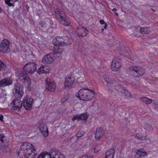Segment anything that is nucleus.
I'll return each instance as SVG.
<instances>
[{
    "instance_id": "9d476101",
    "label": "nucleus",
    "mask_w": 158,
    "mask_h": 158,
    "mask_svg": "<svg viewBox=\"0 0 158 158\" xmlns=\"http://www.w3.org/2000/svg\"><path fill=\"white\" fill-rule=\"evenodd\" d=\"M19 78L21 81H23L25 83H27L28 86L31 84V81L28 74L23 72L20 73L18 75Z\"/></svg>"
},
{
    "instance_id": "6ab92c4d",
    "label": "nucleus",
    "mask_w": 158,
    "mask_h": 158,
    "mask_svg": "<svg viewBox=\"0 0 158 158\" xmlns=\"http://www.w3.org/2000/svg\"><path fill=\"white\" fill-rule=\"evenodd\" d=\"M58 21L60 23L64 26H69L70 24V19L66 17V15L63 18H62L59 20Z\"/></svg>"
},
{
    "instance_id": "39448f33",
    "label": "nucleus",
    "mask_w": 158,
    "mask_h": 158,
    "mask_svg": "<svg viewBox=\"0 0 158 158\" xmlns=\"http://www.w3.org/2000/svg\"><path fill=\"white\" fill-rule=\"evenodd\" d=\"M34 102V100L29 96H27L23 98V105L25 109L27 110L32 108Z\"/></svg>"
},
{
    "instance_id": "5701e85b",
    "label": "nucleus",
    "mask_w": 158,
    "mask_h": 158,
    "mask_svg": "<svg viewBox=\"0 0 158 158\" xmlns=\"http://www.w3.org/2000/svg\"><path fill=\"white\" fill-rule=\"evenodd\" d=\"M78 34L81 36H86L88 33V31L83 27L79 28L77 29Z\"/></svg>"
},
{
    "instance_id": "473e14b6",
    "label": "nucleus",
    "mask_w": 158,
    "mask_h": 158,
    "mask_svg": "<svg viewBox=\"0 0 158 158\" xmlns=\"http://www.w3.org/2000/svg\"><path fill=\"white\" fill-rule=\"evenodd\" d=\"M123 90L124 91V95L126 97V98H131V95L130 92L124 89H123Z\"/></svg>"
},
{
    "instance_id": "37998d69",
    "label": "nucleus",
    "mask_w": 158,
    "mask_h": 158,
    "mask_svg": "<svg viewBox=\"0 0 158 158\" xmlns=\"http://www.w3.org/2000/svg\"><path fill=\"white\" fill-rule=\"evenodd\" d=\"M141 157L136 152V154L135 155L134 158H141Z\"/></svg>"
},
{
    "instance_id": "4be33fe9",
    "label": "nucleus",
    "mask_w": 158,
    "mask_h": 158,
    "mask_svg": "<svg viewBox=\"0 0 158 158\" xmlns=\"http://www.w3.org/2000/svg\"><path fill=\"white\" fill-rule=\"evenodd\" d=\"M53 61L52 57L49 54L45 55L42 60V62L46 63H51L53 62Z\"/></svg>"
},
{
    "instance_id": "f704fd0d",
    "label": "nucleus",
    "mask_w": 158,
    "mask_h": 158,
    "mask_svg": "<svg viewBox=\"0 0 158 158\" xmlns=\"http://www.w3.org/2000/svg\"><path fill=\"white\" fill-rule=\"evenodd\" d=\"M80 120H86L88 117L87 114L85 113L80 114Z\"/></svg>"
},
{
    "instance_id": "c85d7f7f",
    "label": "nucleus",
    "mask_w": 158,
    "mask_h": 158,
    "mask_svg": "<svg viewBox=\"0 0 158 158\" xmlns=\"http://www.w3.org/2000/svg\"><path fill=\"white\" fill-rule=\"evenodd\" d=\"M135 137L136 138L141 140H144L148 139L147 138V136H144L142 134L139 133L136 134L135 135Z\"/></svg>"
},
{
    "instance_id": "6e6d98bb",
    "label": "nucleus",
    "mask_w": 158,
    "mask_h": 158,
    "mask_svg": "<svg viewBox=\"0 0 158 158\" xmlns=\"http://www.w3.org/2000/svg\"><path fill=\"white\" fill-rule=\"evenodd\" d=\"M145 130H147V129L146 128H145Z\"/></svg>"
},
{
    "instance_id": "8fccbe9b",
    "label": "nucleus",
    "mask_w": 158,
    "mask_h": 158,
    "mask_svg": "<svg viewBox=\"0 0 158 158\" xmlns=\"http://www.w3.org/2000/svg\"><path fill=\"white\" fill-rule=\"evenodd\" d=\"M113 11H116L117 10V9L116 8H113L112 10Z\"/></svg>"
},
{
    "instance_id": "de8ad7c7",
    "label": "nucleus",
    "mask_w": 158,
    "mask_h": 158,
    "mask_svg": "<svg viewBox=\"0 0 158 158\" xmlns=\"http://www.w3.org/2000/svg\"><path fill=\"white\" fill-rule=\"evenodd\" d=\"M59 158H64V156L63 155L61 154L60 153V154L59 155Z\"/></svg>"
},
{
    "instance_id": "2eb2a0df",
    "label": "nucleus",
    "mask_w": 158,
    "mask_h": 158,
    "mask_svg": "<svg viewBox=\"0 0 158 158\" xmlns=\"http://www.w3.org/2000/svg\"><path fill=\"white\" fill-rule=\"evenodd\" d=\"M55 15L58 21L62 18H64L66 15L64 11L61 10L60 9L57 8L55 10Z\"/></svg>"
},
{
    "instance_id": "e433bc0d",
    "label": "nucleus",
    "mask_w": 158,
    "mask_h": 158,
    "mask_svg": "<svg viewBox=\"0 0 158 158\" xmlns=\"http://www.w3.org/2000/svg\"><path fill=\"white\" fill-rule=\"evenodd\" d=\"M101 149L100 146L98 145L96 146L94 149V152L95 153H97Z\"/></svg>"
},
{
    "instance_id": "bb28decb",
    "label": "nucleus",
    "mask_w": 158,
    "mask_h": 158,
    "mask_svg": "<svg viewBox=\"0 0 158 158\" xmlns=\"http://www.w3.org/2000/svg\"><path fill=\"white\" fill-rule=\"evenodd\" d=\"M140 99L143 103L146 105L151 104L152 101V100L145 97H142Z\"/></svg>"
},
{
    "instance_id": "6e6552de",
    "label": "nucleus",
    "mask_w": 158,
    "mask_h": 158,
    "mask_svg": "<svg viewBox=\"0 0 158 158\" xmlns=\"http://www.w3.org/2000/svg\"><path fill=\"white\" fill-rule=\"evenodd\" d=\"M45 81L46 89L51 92H54L56 88L55 82L51 80L48 77L46 78Z\"/></svg>"
},
{
    "instance_id": "dca6fc26",
    "label": "nucleus",
    "mask_w": 158,
    "mask_h": 158,
    "mask_svg": "<svg viewBox=\"0 0 158 158\" xmlns=\"http://www.w3.org/2000/svg\"><path fill=\"white\" fill-rule=\"evenodd\" d=\"M104 133V131L101 128H97L95 133V137L97 140L100 139L103 135Z\"/></svg>"
},
{
    "instance_id": "58836bf2",
    "label": "nucleus",
    "mask_w": 158,
    "mask_h": 158,
    "mask_svg": "<svg viewBox=\"0 0 158 158\" xmlns=\"http://www.w3.org/2000/svg\"><path fill=\"white\" fill-rule=\"evenodd\" d=\"M99 22H100V23L102 24H105V25H104V29H106V28L107 26V23H105V21L104 20H101Z\"/></svg>"
},
{
    "instance_id": "09e8293b",
    "label": "nucleus",
    "mask_w": 158,
    "mask_h": 158,
    "mask_svg": "<svg viewBox=\"0 0 158 158\" xmlns=\"http://www.w3.org/2000/svg\"><path fill=\"white\" fill-rule=\"evenodd\" d=\"M41 26L42 27H45V23H44V24L43 23H41Z\"/></svg>"
},
{
    "instance_id": "cd10ccee",
    "label": "nucleus",
    "mask_w": 158,
    "mask_h": 158,
    "mask_svg": "<svg viewBox=\"0 0 158 158\" xmlns=\"http://www.w3.org/2000/svg\"><path fill=\"white\" fill-rule=\"evenodd\" d=\"M141 157H143L147 156V153L145 150L143 148H141L136 152Z\"/></svg>"
},
{
    "instance_id": "393cba45",
    "label": "nucleus",
    "mask_w": 158,
    "mask_h": 158,
    "mask_svg": "<svg viewBox=\"0 0 158 158\" xmlns=\"http://www.w3.org/2000/svg\"><path fill=\"white\" fill-rule=\"evenodd\" d=\"M114 154V149L113 148H110L106 152L105 158H113Z\"/></svg>"
},
{
    "instance_id": "2f4dec72",
    "label": "nucleus",
    "mask_w": 158,
    "mask_h": 158,
    "mask_svg": "<svg viewBox=\"0 0 158 158\" xmlns=\"http://www.w3.org/2000/svg\"><path fill=\"white\" fill-rule=\"evenodd\" d=\"M140 32L142 34H148L150 32V30L148 28H141Z\"/></svg>"
},
{
    "instance_id": "5fc2aeb1",
    "label": "nucleus",
    "mask_w": 158,
    "mask_h": 158,
    "mask_svg": "<svg viewBox=\"0 0 158 158\" xmlns=\"http://www.w3.org/2000/svg\"><path fill=\"white\" fill-rule=\"evenodd\" d=\"M102 31H104V29L102 28Z\"/></svg>"
},
{
    "instance_id": "c03bdc74",
    "label": "nucleus",
    "mask_w": 158,
    "mask_h": 158,
    "mask_svg": "<svg viewBox=\"0 0 158 158\" xmlns=\"http://www.w3.org/2000/svg\"><path fill=\"white\" fill-rule=\"evenodd\" d=\"M80 158H92V157L88 155H85L81 157Z\"/></svg>"
},
{
    "instance_id": "3c124183",
    "label": "nucleus",
    "mask_w": 158,
    "mask_h": 158,
    "mask_svg": "<svg viewBox=\"0 0 158 158\" xmlns=\"http://www.w3.org/2000/svg\"><path fill=\"white\" fill-rule=\"evenodd\" d=\"M6 149L7 150L6 151H9V148L8 147H6Z\"/></svg>"
},
{
    "instance_id": "c756f323",
    "label": "nucleus",
    "mask_w": 158,
    "mask_h": 158,
    "mask_svg": "<svg viewBox=\"0 0 158 158\" xmlns=\"http://www.w3.org/2000/svg\"><path fill=\"white\" fill-rule=\"evenodd\" d=\"M120 83V81L116 80V81L114 84L113 86L114 88L116 91H118L121 87Z\"/></svg>"
},
{
    "instance_id": "ea45409f",
    "label": "nucleus",
    "mask_w": 158,
    "mask_h": 158,
    "mask_svg": "<svg viewBox=\"0 0 158 158\" xmlns=\"http://www.w3.org/2000/svg\"><path fill=\"white\" fill-rule=\"evenodd\" d=\"M112 85H110V86H108V89L110 93L113 94V92H112Z\"/></svg>"
},
{
    "instance_id": "f257e3e1",
    "label": "nucleus",
    "mask_w": 158,
    "mask_h": 158,
    "mask_svg": "<svg viewBox=\"0 0 158 158\" xmlns=\"http://www.w3.org/2000/svg\"><path fill=\"white\" fill-rule=\"evenodd\" d=\"M18 154L21 158H35L37 152L33 144L25 142L21 145Z\"/></svg>"
},
{
    "instance_id": "49530a36",
    "label": "nucleus",
    "mask_w": 158,
    "mask_h": 158,
    "mask_svg": "<svg viewBox=\"0 0 158 158\" xmlns=\"http://www.w3.org/2000/svg\"><path fill=\"white\" fill-rule=\"evenodd\" d=\"M3 116L2 114H0V120L1 121H3Z\"/></svg>"
},
{
    "instance_id": "a19ab883",
    "label": "nucleus",
    "mask_w": 158,
    "mask_h": 158,
    "mask_svg": "<svg viewBox=\"0 0 158 158\" xmlns=\"http://www.w3.org/2000/svg\"><path fill=\"white\" fill-rule=\"evenodd\" d=\"M4 137L5 136L3 134H0V141L3 142L4 141V140L3 139Z\"/></svg>"
},
{
    "instance_id": "f3484780",
    "label": "nucleus",
    "mask_w": 158,
    "mask_h": 158,
    "mask_svg": "<svg viewBox=\"0 0 158 158\" xmlns=\"http://www.w3.org/2000/svg\"><path fill=\"white\" fill-rule=\"evenodd\" d=\"M12 81L9 78H5L0 81V87L11 85Z\"/></svg>"
},
{
    "instance_id": "7ed1b4c3",
    "label": "nucleus",
    "mask_w": 158,
    "mask_h": 158,
    "mask_svg": "<svg viewBox=\"0 0 158 158\" xmlns=\"http://www.w3.org/2000/svg\"><path fill=\"white\" fill-rule=\"evenodd\" d=\"M60 154V153L57 149L52 148L50 154L42 153L39 155L37 158H59V155Z\"/></svg>"
},
{
    "instance_id": "0eeeda50",
    "label": "nucleus",
    "mask_w": 158,
    "mask_h": 158,
    "mask_svg": "<svg viewBox=\"0 0 158 158\" xmlns=\"http://www.w3.org/2000/svg\"><path fill=\"white\" fill-rule=\"evenodd\" d=\"M122 65L121 60L118 58H114L112 62L111 69L113 71L117 72L120 69Z\"/></svg>"
},
{
    "instance_id": "412c9836",
    "label": "nucleus",
    "mask_w": 158,
    "mask_h": 158,
    "mask_svg": "<svg viewBox=\"0 0 158 158\" xmlns=\"http://www.w3.org/2000/svg\"><path fill=\"white\" fill-rule=\"evenodd\" d=\"M62 46H55L54 48L53 53L55 55L61 54L63 52Z\"/></svg>"
},
{
    "instance_id": "aec40b11",
    "label": "nucleus",
    "mask_w": 158,
    "mask_h": 158,
    "mask_svg": "<svg viewBox=\"0 0 158 158\" xmlns=\"http://www.w3.org/2000/svg\"><path fill=\"white\" fill-rule=\"evenodd\" d=\"M55 42L54 45L55 46H63L65 45V43L63 41V39L60 37H56L54 40Z\"/></svg>"
},
{
    "instance_id": "1a4fd4ad",
    "label": "nucleus",
    "mask_w": 158,
    "mask_h": 158,
    "mask_svg": "<svg viewBox=\"0 0 158 158\" xmlns=\"http://www.w3.org/2000/svg\"><path fill=\"white\" fill-rule=\"evenodd\" d=\"M23 87L22 85L18 84L15 85L13 93L15 97L21 98L23 96Z\"/></svg>"
},
{
    "instance_id": "a18cd8bd",
    "label": "nucleus",
    "mask_w": 158,
    "mask_h": 158,
    "mask_svg": "<svg viewBox=\"0 0 158 158\" xmlns=\"http://www.w3.org/2000/svg\"><path fill=\"white\" fill-rule=\"evenodd\" d=\"M154 106L156 109H158V103H154Z\"/></svg>"
},
{
    "instance_id": "864d4df0",
    "label": "nucleus",
    "mask_w": 158,
    "mask_h": 158,
    "mask_svg": "<svg viewBox=\"0 0 158 158\" xmlns=\"http://www.w3.org/2000/svg\"><path fill=\"white\" fill-rule=\"evenodd\" d=\"M115 14L116 15H117V16H118V14H117V13H116V12H115Z\"/></svg>"
},
{
    "instance_id": "423d86ee",
    "label": "nucleus",
    "mask_w": 158,
    "mask_h": 158,
    "mask_svg": "<svg viewBox=\"0 0 158 158\" xmlns=\"http://www.w3.org/2000/svg\"><path fill=\"white\" fill-rule=\"evenodd\" d=\"M36 66L35 62H29L26 64L24 67V70L26 72L33 74L36 71Z\"/></svg>"
},
{
    "instance_id": "79ce46f5",
    "label": "nucleus",
    "mask_w": 158,
    "mask_h": 158,
    "mask_svg": "<svg viewBox=\"0 0 158 158\" xmlns=\"http://www.w3.org/2000/svg\"><path fill=\"white\" fill-rule=\"evenodd\" d=\"M124 48H122L121 49H119V53L121 54H122L124 52Z\"/></svg>"
},
{
    "instance_id": "4468645a",
    "label": "nucleus",
    "mask_w": 158,
    "mask_h": 158,
    "mask_svg": "<svg viewBox=\"0 0 158 158\" xmlns=\"http://www.w3.org/2000/svg\"><path fill=\"white\" fill-rule=\"evenodd\" d=\"M74 81V80L73 77H69L66 78L64 82L65 88L70 89L72 87Z\"/></svg>"
},
{
    "instance_id": "20e7f679",
    "label": "nucleus",
    "mask_w": 158,
    "mask_h": 158,
    "mask_svg": "<svg viewBox=\"0 0 158 158\" xmlns=\"http://www.w3.org/2000/svg\"><path fill=\"white\" fill-rule=\"evenodd\" d=\"M11 110L15 112L20 111L23 106V102L19 99H15L12 101Z\"/></svg>"
},
{
    "instance_id": "ddd939ff",
    "label": "nucleus",
    "mask_w": 158,
    "mask_h": 158,
    "mask_svg": "<svg viewBox=\"0 0 158 158\" xmlns=\"http://www.w3.org/2000/svg\"><path fill=\"white\" fill-rule=\"evenodd\" d=\"M88 91H89L88 89H81L79 91L77 95H76V96L78 97L80 99L85 101L86 98L85 97L87 96V93Z\"/></svg>"
},
{
    "instance_id": "a211bd4d",
    "label": "nucleus",
    "mask_w": 158,
    "mask_h": 158,
    "mask_svg": "<svg viewBox=\"0 0 158 158\" xmlns=\"http://www.w3.org/2000/svg\"><path fill=\"white\" fill-rule=\"evenodd\" d=\"M50 69V68L48 66L42 65L38 69L37 72L39 74L41 73H49Z\"/></svg>"
},
{
    "instance_id": "9b49d317",
    "label": "nucleus",
    "mask_w": 158,
    "mask_h": 158,
    "mask_svg": "<svg viewBox=\"0 0 158 158\" xmlns=\"http://www.w3.org/2000/svg\"><path fill=\"white\" fill-rule=\"evenodd\" d=\"M40 132L44 137L48 135V131L46 123H40L38 125Z\"/></svg>"
},
{
    "instance_id": "c9c22d12",
    "label": "nucleus",
    "mask_w": 158,
    "mask_h": 158,
    "mask_svg": "<svg viewBox=\"0 0 158 158\" xmlns=\"http://www.w3.org/2000/svg\"><path fill=\"white\" fill-rule=\"evenodd\" d=\"M85 134V132L83 131H80L77 132L76 135L77 137H81Z\"/></svg>"
},
{
    "instance_id": "4c0bfd02",
    "label": "nucleus",
    "mask_w": 158,
    "mask_h": 158,
    "mask_svg": "<svg viewBox=\"0 0 158 158\" xmlns=\"http://www.w3.org/2000/svg\"><path fill=\"white\" fill-rule=\"evenodd\" d=\"M80 120V114L75 115L72 118V120L74 121L76 120Z\"/></svg>"
},
{
    "instance_id": "a878e982",
    "label": "nucleus",
    "mask_w": 158,
    "mask_h": 158,
    "mask_svg": "<svg viewBox=\"0 0 158 158\" xmlns=\"http://www.w3.org/2000/svg\"><path fill=\"white\" fill-rule=\"evenodd\" d=\"M104 79L107 83L114 84L116 81V80H115L109 76L104 77Z\"/></svg>"
},
{
    "instance_id": "72a5a7b5",
    "label": "nucleus",
    "mask_w": 158,
    "mask_h": 158,
    "mask_svg": "<svg viewBox=\"0 0 158 158\" xmlns=\"http://www.w3.org/2000/svg\"><path fill=\"white\" fill-rule=\"evenodd\" d=\"M6 65L2 61L0 60V70L3 71L6 68Z\"/></svg>"
},
{
    "instance_id": "f8f14e48",
    "label": "nucleus",
    "mask_w": 158,
    "mask_h": 158,
    "mask_svg": "<svg viewBox=\"0 0 158 158\" xmlns=\"http://www.w3.org/2000/svg\"><path fill=\"white\" fill-rule=\"evenodd\" d=\"M10 44L6 39L3 40L0 44V51L2 53L6 52L9 48Z\"/></svg>"
},
{
    "instance_id": "f03ea898",
    "label": "nucleus",
    "mask_w": 158,
    "mask_h": 158,
    "mask_svg": "<svg viewBox=\"0 0 158 158\" xmlns=\"http://www.w3.org/2000/svg\"><path fill=\"white\" fill-rule=\"evenodd\" d=\"M130 73L135 77L140 76L145 73V69L142 67L139 66H132L128 69Z\"/></svg>"
},
{
    "instance_id": "603ef678",
    "label": "nucleus",
    "mask_w": 158,
    "mask_h": 158,
    "mask_svg": "<svg viewBox=\"0 0 158 158\" xmlns=\"http://www.w3.org/2000/svg\"><path fill=\"white\" fill-rule=\"evenodd\" d=\"M151 10H152V11H153V12H154V11H155V10H154V9H151Z\"/></svg>"
},
{
    "instance_id": "7c9ffc66",
    "label": "nucleus",
    "mask_w": 158,
    "mask_h": 158,
    "mask_svg": "<svg viewBox=\"0 0 158 158\" xmlns=\"http://www.w3.org/2000/svg\"><path fill=\"white\" fill-rule=\"evenodd\" d=\"M18 1V0H5V2L6 4L8 5L9 6H12L13 7L14 6V4L10 2L14 3Z\"/></svg>"
},
{
    "instance_id": "b1692460",
    "label": "nucleus",
    "mask_w": 158,
    "mask_h": 158,
    "mask_svg": "<svg viewBox=\"0 0 158 158\" xmlns=\"http://www.w3.org/2000/svg\"><path fill=\"white\" fill-rule=\"evenodd\" d=\"M86 95L85 101L91 100L94 97V94L93 91L89 89Z\"/></svg>"
},
{
    "instance_id": "4d7b16f0",
    "label": "nucleus",
    "mask_w": 158,
    "mask_h": 158,
    "mask_svg": "<svg viewBox=\"0 0 158 158\" xmlns=\"http://www.w3.org/2000/svg\"><path fill=\"white\" fill-rule=\"evenodd\" d=\"M73 137H72L71 139H73Z\"/></svg>"
}]
</instances>
